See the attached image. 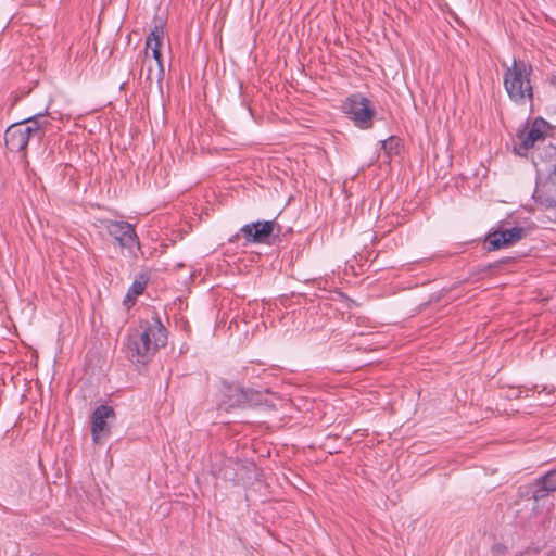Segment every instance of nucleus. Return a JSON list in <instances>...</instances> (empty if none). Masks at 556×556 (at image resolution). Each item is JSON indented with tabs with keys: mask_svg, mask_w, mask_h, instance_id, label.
<instances>
[{
	"mask_svg": "<svg viewBox=\"0 0 556 556\" xmlns=\"http://www.w3.org/2000/svg\"><path fill=\"white\" fill-rule=\"evenodd\" d=\"M275 222H256L244 225L241 228V232L247 238L248 242L264 243L268 237L273 233Z\"/></svg>",
	"mask_w": 556,
	"mask_h": 556,
	"instance_id": "10",
	"label": "nucleus"
},
{
	"mask_svg": "<svg viewBox=\"0 0 556 556\" xmlns=\"http://www.w3.org/2000/svg\"><path fill=\"white\" fill-rule=\"evenodd\" d=\"M549 81L552 85L556 86V73L549 77Z\"/></svg>",
	"mask_w": 556,
	"mask_h": 556,
	"instance_id": "20",
	"label": "nucleus"
},
{
	"mask_svg": "<svg viewBox=\"0 0 556 556\" xmlns=\"http://www.w3.org/2000/svg\"><path fill=\"white\" fill-rule=\"evenodd\" d=\"M227 408L260 405L262 395L257 391L244 390L240 387H229L225 394Z\"/></svg>",
	"mask_w": 556,
	"mask_h": 556,
	"instance_id": "9",
	"label": "nucleus"
},
{
	"mask_svg": "<svg viewBox=\"0 0 556 556\" xmlns=\"http://www.w3.org/2000/svg\"><path fill=\"white\" fill-rule=\"evenodd\" d=\"M393 143H394V139L393 138H390L386 141H383L382 143V148L386 150V151H390L392 148H393Z\"/></svg>",
	"mask_w": 556,
	"mask_h": 556,
	"instance_id": "18",
	"label": "nucleus"
},
{
	"mask_svg": "<svg viewBox=\"0 0 556 556\" xmlns=\"http://www.w3.org/2000/svg\"><path fill=\"white\" fill-rule=\"evenodd\" d=\"M556 492V469L536 479L521 496L519 505L529 510V516L540 514L549 504V494Z\"/></svg>",
	"mask_w": 556,
	"mask_h": 556,
	"instance_id": "3",
	"label": "nucleus"
},
{
	"mask_svg": "<svg viewBox=\"0 0 556 556\" xmlns=\"http://www.w3.org/2000/svg\"><path fill=\"white\" fill-rule=\"evenodd\" d=\"M546 123L542 118H536L530 127H525L517 132L514 143V151L518 155H525L526 152L539 140L545 137Z\"/></svg>",
	"mask_w": 556,
	"mask_h": 556,
	"instance_id": "5",
	"label": "nucleus"
},
{
	"mask_svg": "<svg viewBox=\"0 0 556 556\" xmlns=\"http://www.w3.org/2000/svg\"><path fill=\"white\" fill-rule=\"evenodd\" d=\"M115 417L113 407L108 405L98 406L91 416V433L94 443H100L103 437L110 433L109 419Z\"/></svg>",
	"mask_w": 556,
	"mask_h": 556,
	"instance_id": "8",
	"label": "nucleus"
},
{
	"mask_svg": "<svg viewBox=\"0 0 556 556\" xmlns=\"http://www.w3.org/2000/svg\"><path fill=\"white\" fill-rule=\"evenodd\" d=\"M167 342V331L157 316L151 320H142L129 334L127 356L138 364L148 363L157 350Z\"/></svg>",
	"mask_w": 556,
	"mask_h": 556,
	"instance_id": "1",
	"label": "nucleus"
},
{
	"mask_svg": "<svg viewBox=\"0 0 556 556\" xmlns=\"http://www.w3.org/2000/svg\"><path fill=\"white\" fill-rule=\"evenodd\" d=\"M149 50L152 52V58L154 59L155 65L162 63L161 45L154 43V46L149 47Z\"/></svg>",
	"mask_w": 556,
	"mask_h": 556,
	"instance_id": "17",
	"label": "nucleus"
},
{
	"mask_svg": "<svg viewBox=\"0 0 556 556\" xmlns=\"http://www.w3.org/2000/svg\"><path fill=\"white\" fill-rule=\"evenodd\" d=\"M531 67L522 61L514 60L504 73V87L510 100L518 104L532 102L533 91L530 84Z\"/></svg>",
	"mask_w": 556,
	"mask_h": 556,
	"instance_id": "2",
	"label": "nucleus"
},
{
	"mask_svg": "<svg viewBox=\"0 0 556 556\" xmlns=\"http://www.w3.org/2000/svg\"><path fill=\"white\" fill-rule=\"evenodd\" d=\"M517 556H554V555H552L551 551L547 548L533 547V548H528V549L521 552Z\"/></svg>",
	"mask_w": 556,
	"mask_h": 556,
	"instance_id": "16",
	"label": "nucleus"
},
{
	"mask_svg": "<svg viewBox=\"0 0 556 556\" xmlns=\"http://www.w3.org/2000/svg\"><path fill=\"white\" fill-rule=\"evenodd\" d=\"M223 477H224L225 479H229V480L233 479L232 475H231V473H229L228 471H225V472L223 473Z\"/></svg>",
	"mask_w": 556,
	"mask_h": 556,
	"instance_id": "21",
	"label": "nucleus"
},
{
	"mask_svg": "<svg viewBox=\"0 0 556 556\" xmlns=\"http://www.w3.org/2000/svg\"><path fill=\"white\" fill-rule=\"evenodd\" d=\"M548 181L556 186V166L554 167V169L549 173L548 175Z\"/></svg>",
	"mask_w": 556,
	"mask_h": 556,
	"instance_id": "19",
	"label": "nucleus"
},
{
	"mask_svg": "<svg viewBox=\"0 0 556 556\" xmlns=\"http://www.w3.org/2000/svg\"><path fill=\"white\" fill-rule=\"evenodd\" d=\"M164 37V29L162 24H156L150 31L149 36L147 37L146 41V50H144V58L148 59V51L149 47L154 46V43L162 45V39Z\"/></svg>",
	"mask_w": 556,
	"mask_h": 556,
	"instance_id": "14",
	"label": "nucleus"
},
{
	"mask_svg": "<svg viewBox=\"0 0 556 556\" xmlns=\"http://www.w3.org/2000/svg\"><path fill=\"white\" fill-rule=\"evenodd\" d=\"M525 235L526 230L522 227L495 230L486 236L484 240L485 249L488 251H494L508 248L520 241Z\"/></svg>",
	"mask_w": 556,
	"mask_h": 556,
	"instance_id": "7",
	"label": "nucleus"
},
{
	"mask_svg": "<svg viewBox=\"0 0 556 556\" xmlns=\"http://www.w3.org/2000/svg\"><path fill=\"white\" fill-rule=\"evenodd\" d=\"M146 283V280H135L127 294V300L130 301L137 295L141 294L144 290Z\"/></svg>",
	"mask_w": 556,
	"mask_h": 556,
	"instance_id": "15",
	"label": "nucleus"
},
{
	"mask_svg": "<svg viewBox=\"0 0 556 556\" xmlns=\"http://www.w3.org/2000/svg\"><path fill=\"white\" fill-rule=\"evenodd\" d=\"M4 141L10 151L24 152L30 138L24 130V124L16 123L7 128Z\"/></svg>",
	"mask_w": 556,
	"mask_h": 556,
	"instance_id": "11",
	"label": "nucleus"
},
{
	"mask_svg": "<svg viewBox=\"0 0 556 556\" xmlns=\"http://www.w3.org/2000/svg\"><path fill=\"white\" fill-rule=\"evenodd\" d=\"M21 124H24V130L30 140L36 139L39 142L45 136L46 127L49 125V121L45 114H37L26 118Z\"/></svg>",
	"mask_w": 556,
	"mask_h": 556,
	"instance_id": "12",
	"label": "nucleus"
},
{
	"mask_svg": "<svg viewBox=\"0 0 556 556\" xmlns=\"http://www.w3.org/2000/svg\"><path fill=\"white\" fill-rule=\"evenodd\" d=\"M105 228L122 249H127L129 253H132L135 248L139 249L136 231L129 223L108 220Z\"/></svg>",
	"mask_w": 556,
	"mask_h": 556,
	"instance_id": "6",
	"label": "nucleus"
},
{
	"mask_svg": "<svg viewBox=\"0 0 556 556\" xmlns=\"http://www.w3.org/2000/svg\"><path fill=\"white\" fill-rule=\"evenodd\" d=\"M164 77V67L163 63H159V65L154 66L149 61V65L147 66L146 80L150 84L155 83L156 85H161Z\"/></svg>",
	"mask_w": 556,
	"mask_h": 556,
	"instance_id": "13",
	"label": "nucleus"
},
{
	"mask_svg": "<svg viewBox=\"0 0 556 556\" xmlns=\"http://www.w3.org/2000/svg\"><path fill=\"white\" fill-rule=\"evenodd\" d=\"M342 110L361 128H369L372 124L375 110L370 101L362 94H352L342 104Z\"/></svg>",
	"mask_w": 556,
	"mask_h": 556,
	"instance_id": "4",
	"label": "nucleus"
}]
</instances>
